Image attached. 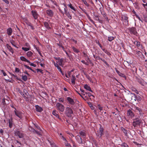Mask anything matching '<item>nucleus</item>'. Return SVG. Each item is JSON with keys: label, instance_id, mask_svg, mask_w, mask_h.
Wrapping results in <instances>:
<instances>
[{"label": "nucleus", "instance_id": "1", "mask_svg": "<svg viewBox=\"0 0 147 147\" xmlns=\"http://www.w3.org/2000/svg\"><path fill=\"white\" fill-rule=\"evenodd\" d=\"M132 125L135 128L138 126H140L142 122V120L136 117L133 119Z\"/></svg>", "mask_w": 147, "mask_h": 147}, {"label": "nucleus", "instance_id": "2", "mask_svg": "<svg viewBox=\"0 0 147 147\" xmlns=\"http://www.w3.org/2000/svg\"><path fill=\"white\" fill-rule=\"evenodd\" d=\"M65 114L68 117L71 118L72 117V114H73V111L70 107H67L65 109Z\"/></svg>", "mask_w": 147, "mask_h": 147}, {"label": "nucleus", "instance_id": "3", "mask_svg": "<svg viewBox=\"0 0 147 147\" xmlns=\"http://www.w3.org/2000/svg\"><path fill=\"white\" fill-rule=\"evenodd\" d=\"M100 127L98 130L97 133H96V136L99 138H101V136L104 135V129L102 125L99 124Z\"/></svg>", "mask_w": 147, "mask_h": 147}, {"label": "nucleus", "instance_id": "4", "mask_svg": "<svg viewBox=\"0 0 147 147\" xmlns=\"http://www.w3.org/2000/svg\"><path fill=\"white\" fill-rule=\"evenodd\" d=\"M15 136H18L19 138H22L24 137V134L22 131L18 130L14 131Z\"/></svg>", "mask_w": 147, "mask_h": 147}, {"label": "nucleus", "instance_id": "5", "mask_svg": "<svg viewBox=\"0 0 147 147\" xmlns=\"http://www.w3.org/2000/svg\"><path fill=\"white\" fill-rule=\"evenodd\" d=\"M129 32L131 34H133L136 36H137L138 33L137 31L136 28L132 27L128 29Z\"/></svg>", "mask_w": 147, "mask_h": 147}, {"label": "nucleus", "instance_id": "6", "mask_svg": "<svg viewBox=\"0 0 147 147\" xmlns=\"http://www.w3.org/2000/svg\"><path fill=\"white\" fill-rule=\"evenodd\" d=\"M56 106L57 108V109L59 110L61 112H63L64 110V106L62 104L58 102L56 105Z\"/></svg>", "mask_w": 147, "mask_h": 147}, {"label": "nucleus", "instance_id": "7", "mask_svg": "<svg viewBox=\"0 0 147 147\" xmlns=\"http://www.w3.org/2000/svg\"><path fill=\"white\" fill-rule=\"evenodd\" d=\"M31 14L35 20H36L38 19V16L36 11L35 10H32L31 11Z\"/></svg>", "mask_w": 147, "mask_h": 147}, {"label": "nucleus", "instance_id": "8", "mask_svg": "<svg viewBox=\"0 0 147 147\" xmlns=\"http://www.w3.org/2000/svg\"><path fill=\"white\" fill-rule=\"evenodd\" d=\"M67 100L69 104L71 105H74L75 104V102L73 99L70 97H67Z\"/></svg>", "mask_w": 147, "mask_h": 147}, {"label": "nucleus", "instance_id": "9", "mask_svg": "<svg viewBox=\"0 0 147 147\" xmlns=\"http://www.w3.org/2000/svg\"><path fill=\"white\" fill-rule=\"evenodd\" d=\"M46 13L48 16L52 17L53 15V12L51 9H48L46 11Z\"/></svg>", "mask_w": 147, "mask_h": 147}, {"label": "nucleus", "instance_id": "10", "mask_svg": "<svg viewBox=\"0 0 147 147\" xmlns=\"http://www.w3.org/2000/svg\"><path fill=\"white\" fill-rule=\"evenodd\" d=\"M137 81L140 84L143 86H144L146 84V82H145L143 79L141 78L138 79Z\"/></svg>", "mask_w": 147, "mask_h": 147}, {"label": "nucleus", "instance_id": "11", "mask_svg": "<svg viewBox=\"0 0 147 147\" xmlns=\"http://www.w3.org/2000/svg\"><path fill=\"white\" fill-rule=\"evenodd\" d=\"M15 114L20 119L22 118V113L19 111H14Z\"/></svg>", "mask_w": 147, "mask_h": 147}, {"label": "nucleus", "instance_id": "12", "mask_svg": "<svg viewBox=\"0 0 147 147\" xmlns=\"http://www.w3.org/2000/svg\"><path fill=\"white\" fill-rule=\"evenodd\" d=\"M44 24L45 27L48 30L51 29L50 23L49 24L47 22L45 21L43 22Z\"/></svg>", "mask_w": 147, "mask_h": 147}, {"label": "nucleus", "instance_id": "13", "mask_svg": "<svg viewBox=\"0 0 147 147\" xmlns=\"http://www.w3.org/2000/svg\"><path fill=\"white\" fill-rule=\"evenodd\" d=\"M29 129L30 131L33 132L34 133H36L39 135H40V133L39 131L35 130L31 127H30Z\"/></svg>", "mask_w": 147, "mask_h": 147}, {"label": "nucleus", "instance_id": "14", "mask_svg": "<svg viewBox=\"0 0 147 147\" xmlns=\"http://www.w3.org/2000/svg\"><path fill=\"white\" fill-rule=\"evenodd\" d=\"M36 111L41 112L43 111L42 108L38 105H36L35 106Z\"/></svg>", "mask_w": 147, "mask_h": 147}, {"label": "nucleus", "instance_id": "15", "mask_svg": "<svg viewBox=\"0 0 147 147\" xmlns=\"http://www.w3.org/2000/svg\"><path fill=\"white\" fill-rule=\"evenodd\" d=\"M123 24L125 25H127L128 24V18L127 17L125 16L124 17L123 20Z\"/></svg>", "mask_w": 147, "mask_h": 147}, {"label": "nucleus", "instance_id": "16", "mask_svg": "<svg viewBox=\"0 0 147 147\" xmlns=\"http://www.w3.org/2000/svg\"><path fill=\"white\" fill-rule=\"evenodd\" d=\"M76 139L78 143L80 144L82 143V139L81 138L79 135H77L76 137Z\"/></svg>", "mask_w": 147, "mask_h": 147}, {"label": "nucleus", "instance_id": "17", "mask_svg": "<svg viewBox=\"0 0 147 147\" xmlns=\"http://www.w3.org/2000/svg\"><path fill=\"white\" fill-rule=\"evenodd\" d=\"M115 69L116 70V72L119 75V76L122 77L123 78H125V79H126V76L125 75L120 72L118 70H117L116 68H115Z\"/></svg>", "mask_w": 147, "mask_h": 147}, {"label": "nucleus", "instance_id": "18", "mask_svg": "<svg viewBox=\"0 0 147 147\" xmlns=\"http://www.w3.org/2000/svg\"><path fill=\"white\" fill-rule=\"evenodd\" d=\"M12 32V30L11 28H9L7 30V33L9 36H11Z\"/></svg>", "mask_w": 147, "mask_h": 147}, {"label": "nucleus", "instance_id": "19", "mask_svg": "<svg viewBox=\"0 0 147 147\" xmlns=\"http://www.w3.org/2000/svg\"><path fill=\"white\" fill-rule=\"evenodd\" d=\"M127 115L128 116H130L132 117L134 116V114L132 111L130 110L129 109L127 111Z\"/></svg>", "mask_w": 147, "mask_h": 147}, {"label": "nucleus", "instance_id": "20", "mask_svg": "<svg viewBox=\"0 0 147 147\" xmlns=\"http://www.w3.org/2000/svg\"><path fill=\"white\" fill-rule=\"evenodd\" d=\"M57 112L55 110L53 111L52 112V114L55 116L56 117L58 118L59 119H61V118L59 117V115L57 113Z\"/></svg>", "mask_w": 147, "mask_h": 147}, {"label": "nucleus", "instance_id": "21", "mask_svg": "<svg viewBox=\"0 0 147 147\" xmlns=\"http://www.w3.org/2000/svg\"><path fill=\"white\" fill-rule=\"evenodd\" d=\"M76 79V78L75 77V75H72L71 78V82L72 84L74 85L75 84V81Z\"/></svg>", "mask_w": 147, "mask_h": 147}, {"label": "nucleus", "instance_id": "22", "mask_svg": "<svg viewBox=\"0 0 147 147\" xmlns=\"http://www.w3.org/2000/svg\"><path fill=\"white\" fill-rule=\"evenodd\" d=\"M84 88L87 90L90 91L91 92H93V91L91 90L90 87L87 84H85L84 85Z\"/></svg>", "mask_w": 147, "mask_h": 147}, {"label": "nucleus", "instance_id": "23", "mask_svg": "<svg viewBox=\"0 0 147 147\" xmlns=\"http://www.w3.org/2000/svg\"><path fill=\"white\" fill-rule=\"evenodd\" d=\"M6 47L7 49L10 52H11L12 54H13V51L12 48L9 45L7 44H6Z\"/></svg>", "mask_w": 147, "mask_h": 147}, {"label": "nucleus", "instance_id": "24", "mask_svg": "<svg viewBox=\"0 0 147 147\" xmlns=\"http://www.w3.org/2000/svg\"><path fill=\"white\" fill-rule=\"evenodd\" d=\"M20 59L22 61L26 62L28 63H30V61L27 59L24 56H21L20 57Z\"/></svg>", "mask_w": 147, "mask_h": 147}, {"label": "nucleus", "instance_id": "25", "mask_svg": "<svg viewBox=\"0 0 147 147\" xmlns=\"http://www.w3.org/2000/svg\"><path fill=\"white\" fill-rule=\"evenodd\" d=\"M71 49H73V51L76 53H78L80 52V50L76 49L74 46L71 47Z\"/></svg>", "mask_w": 147, "mask_h": 147}, {"label": "nucleus", "instance_id": "26", "mask_svg": "<svg viewBox=\"0 0 147 147\" xmlns=\"http://www.w3.org/2000/svg\"><path fill=\"white\" fill-rule=\"evenodd\" d=\"M9 73L12 76H13L14 78H15L16 79H17V80L20 81H21V80L20 78H19L16 75H14V74L10 72H9Z\"/></svg>", "mask_w": 147, "mask_h": 147}, {"label": "nucleus", "instance_id": "27", "mask_svg": "<svg viewBox=\"0 0 147 147\" xmlns=\"http://www.w3.org/2000/svg\"><path fill=\"white\" fill-rule=\"evenodd\" d=\"M26 55L28 57H31L33 55V53L31 51H28L26 53Z\"/></svg>", "mask_w": 147, "mask_h": 147}, {"label": "nucleus", "instance_id": "28", "mask_svg": "<svg viewBox=\"0 0 147 147\" xmlns=\"http://www.w3.org/2000/svg\"><path fill=\"white\" fill-rule=\"evenodd\" d=\"M100 11L101 12V14L103 16L105 17V16H106L107 14L106 13L104 12L103 10V9H102L101 7H100Z\"/></svg>", "mask_w": 147, "mask_h": 147}, {"label": "nucleus", "instance_id": "29", "mask_svg": "<svg viewBox=\"0 0 147 147\" xmlns=\"http://www.w3.org/2000/svg\"><path fill=\"white\" fill-rule=\"evenodd\" d=\"M102 50L104 52H105V53L107 54L108 55L110 56L111 55L110 53L107 50L105 49H102Z\"/></svg>", "mask_w": 147, "mask_h": 147}, {"label": "nucleus", "instance_id": "30", "mask_svg": "<svg viewBox=\"0 0 147 147\" xmlns=\"http://www.w3.org/2000/svg\"><path fill=\"white\" fill-rule=\"evenodd\" d=\"M63 62V60L61 59H59L57 62V63L59 65L62 66V63Z\"/></svg>", "mask_w": 147, "mask_h": 147}, {"label": "nucleus", "instance_id": "31", "mask_svg": "<svg viewBox=\"0 0 147 147\" xmlns=\"http://www.w3.org/2000/svg\"><path fill=\"white\" fill-rule=\"evenodd\" d=\"M136 44L135 45L137 47L138 49H140V46H141V45H140V42H139L137 41V42H136Z\"/></svg>", "mask_w": 147, "mask_h": 147}, {"label": "nucleus", "instance_id": "32", "mask_svg": "<svg viewBox=\"0 0 147 147\" xmlns=\"http://www.w3.org/2000/svg\"><path fill=\"white\" fill-rule=\"evenodd\" d=\"M135 108L136 109L135 111H138L139 112V114H141L142 112V109H141L140 108H139L137 107H135Z\"/></svg>", "mask_w": 147, "mask_h": 147}, {"label": "nucleus", "instance_id": "33", "mask_svg": "<svg viewBox=\"0 0 147 147\" xmlns=\"http://www.w3.org/2000/svg\"><path fill=\"white\" fill-rule=\"evenodd\" d=\"M67 5L72 9L74 11H76V9L72 5L71 3H70L69 4H68Z\"/></svg>", "mask_w": 147, "mask_h": 147}, {"label": "nucleus", "instance_id": "34", "mask_svg": "<svg viewBox=\"0 0 147 147\" xmlns=\"http://www.w3.org/2000/svg\"><path fill=\"white\" fill-rule=\"evenodd\" d=\"M115 39V38L113 36H109L108 37V40L110 41L111 42L113 40Z\"/></svg>", "mask_w": 147, "mask_h": 147}, {"label": "nucleus", "instance_id": "35", "mask_svg": "<svg viewBox=\"0 0 147 147\" xmlns=\"http://www.w3.org/2000/svg\"><path fill=\"white\" fill-rule=\"evenodd\" d=\"M121 129L122 131H123V133L125 134V136H127V130L123 127H122Z\"/></svg>", "mask_w": 147, "mask_h": 147}, {"label": "nucleus", "instance_id": "36", "mask_svg": "<svg viewBox=\"0 0 147 147\" xmlns=\"http://www.w3.org/2000/svg\"><path fill=\"white\" fill-rule=\"evenodd\" d=\"M79 134L81 136H86V134L83 131H80L79 132Z\"/></svg>", "mask_w": 147, "mask_h": 147}, {"label": "nucleus", "instance_id": "37", "mask_svg": "<svg viewBox=\"0 0 147 147\" xmlns=\"http://www.w3.org/2000/svg\"><path fill=\"white\" fill-rule=\"evenodd\" d=\"M24 66L25 67H26V68L28 69H30V70H31L33 72H35V73L36 72L34 70H33V69H32L30 67H29V66H28L26 65H24Z\"/></svg>", "mask_w": 147, "mask_h": 147}, {"label": "nucleus", "instance_id": "38", "mask_svg": "<svg viewBox=\"0 0 147 147\" xmlns=\"http://www.w3.org/2000/svg\"><path fill=\"white\" fill-rule=\"evenodd\" d=\"M131 94L134 95L133 96H132L131 99H134L135 101H136L137 100H136L137 98L136 97H135V96H137V95H136L134 93H132Z\"/></svg>", "mask_w": 147, "mask_h": 147}, {"label": "nucleus", "instance_id": "39", "mask_svg": "<svg viewBox=\"0 0 147 147\" xmlns=\"http://www.w3.org/2000/svg\"><path fill=\"white\" fill-rule=\"evenodd\" d=\"M9 126L10 128H11L12 126V121L11 120H9Z\"/></svg>", "mask_w": 147, "mask_h": 147}, {"label": "nucleus", "instance_id": "40", "mask_svg": "<svg viewBox=\"0 0 147 147\" xmlns=\"http://www.w3.org/2000/svg\"><path fill=\"white\" fill-rule=\"evenodd\" d=\"M27 77L26 76L24 75L22 76V79L24 81H26L27 80Z\"/></svg>", "mask_w": 147, "mask_h": 147}, {"label": "nucleus", "instance_id": "41", "mask_svg": "<svg viewBox=\"0 0 147 147\" xmlns=\"http://www.w3.org/2000/svg\"><path fill=\"white\" fill-rule=\"evenodd\" d=\"M64 144L66 146L71 147L70 144L69 143H68V141L67 140V142L65 141V142H64Z\"/></svg>", "mask_w": 147, "mask_h": 147}, {"label": "nucleus", "instance_id": "42", "mask_svg": "<svg viewBox=\"0 0 147 147\" xmlns=\"http://www.w3.org/2000/svg\"><path fill=\"white\" fill-rule=\"evenodd\" d=\"M65 14L67 16V17L70 19H71L72 17L71 15H70L69 12H67Z\"/></svg>", "mask_w": 147, "mask_h": 147}, {"label": "nucleus", "instance_id": "43", "mask_svg": "<svg viewBox=\"0 0 147 147\" xmlns=\"http://www.w3.org/2000/svg\"><path fill=\"white\" fill-rule=\"evenodd\" d=\"M22 49L24 51H29L30 49V48L29 47H22Z\"/></svg>", "mask_w": 147, "mask_h": 147}, {"label": "nucleus", "instance_id": "44", "mask_svg": "<svg viewBox=\"0 0 147 147\" xmlns=\"http://www.w3.org/2000/svg\"><path fill=\"white\" fill-rule=\"evenodd\" d=\"M93 57L96 59L100 60L101 59L100 56H98L95 55H93Z\"/></svg>", "mask_w": 147, "mask_h": 147}, {"label": "nucleus", "instance_id": "45", "mask_svg": "<svg viewBox=\"0 0 147 147\" xmlns=\"http://www.w3.org/2000/svg\"><path fill=\"white\" fill-rule=\"evenodd\" d=\"M135 97H136L137 99L136 100L138 101H141L142 100V98L141 97H140L138 95H137V96H135Z\"/></svg>", "mask_w": 147, "mask_h": 147}, {"label": "nucleus", "instance_id": "46", "mask_svg": "<svg viewBox=\"0 0 147 147\" xmlns=\"http://www.w3.org/2000/svg\"><path fill=\"white\" fill-rule=\"evenodd\" d=\"M121 146L122 147H129L127 144L125 143H122Z\"/></svg>", "mask_w": 147, "mask_h": 147}, {"label": "nucleus", "instance_id": "47", "mask_svg": "<svg viewBox=\"0 0 147 147\" xmlns=\"http://www.w3.org/2000/svg\"><path fill=\"white\" fill-rule=\"evenodd\" d=\"M23 92L27 96H28L29 95V93L28 92L27 90H23Z\"/></svg>", "mask_w": 147, "mask_h": 147}, {"label": "nucleus", "instance_id": "48", "mask_svg": "<svg viewBox=\"0 0 147 147\" xmlns=\"http://www.w3.org/2000/svg\"><path fill=\"white\" fill-rule=\"evenodd\" d=\"M0 71L3 74L4 76H7L6 73L3 70H1Z\"/></svg>", "mask_w": 147, "mask_h": 147}, {"label": "nucleus", "instance_id": "49", "mask_svg": "<svg viewBox=\"0 0 147 147\" xmlns=\"http://www.w3.org/2000/svg\"><path fill=\"white\" fill-rule=\"evenodd\" d=\"M86 78L90 81H91V79L89 76L88 75L86 74Z\"/></svg>", "mask_w": 147, "mask_h": 147}, {"label": "nucleus", "instance_id": "50", "mask_svg": "<svg viewBox=\"0 0 147 147\" xmlns=\"http://www.w3.org/2000/svg\"><path fill=\"white\" fill-rule=\"evenodd\" d=\"M98 108L100 110V111H101L102 110L103 107L101 106L100 105H98Z\"/></svg>", "mask_w": 147, "mask_h": 147}, {"label": "nucleus", "instance_id": "51", "mask_svg": "<svg viewBox=\"0 0 147 147\" xmlns=\"http://www.w3.org/2000/svg\"><path fill=\"white\" fill-rule=\"evenodd\" d=\"M10 42L11 43V44L14 46V47H16L15 45V42L14 41L12 40Z\"/></svg>", "mask_w": 147, "mask_h": 147}, {"label": "nucleus", "instance_id": "52", "mask_svg": "<svg viewBox=\"0 0 147 147\" xmlns=\"http://www.w3.org/2000/svg\"><path fill=\"white\" fill-rule=\"evenodd\" d=\"M29 63L30 65L34 67H36V64H35L32 63H31L30 61V63Z\"/></svg>", "mask_w": 147, "mask_h": 147}, {"label": "nucleus", "instance_id": "53", "mask_svg": "<svg viewBox=\"0 0 147 147\" xmlns=\"http://www.w3.org/2000/svg\"><path fill=\"white\" fill-rule=\"evenodd\" d=\"M2 103L4 105H5L6 104V103L5 102V99L4 98L3 99H2Z\"/></svg>", "mask_w": 147, "mask_h": 147}, {"label": "nucleus", "instance_id": "54", "mask_svg": "<svg viewBox=\"0 0 147 147\" xmlns=\"http://www.w3.org/2000/svg\"><path fill=\"white\" fill-rule=\"evenodd\" d=\"M81 62L83 63H84V64H85V65H88V64L87 63V62H85V61L84 60H82L81 61Z\"/></svg>", "mask_w": 147, "mask_h": 147}, {"label": "nucleus", "instance_id": "55", "mask_svg": "<svg viewBox=\"0 0 147 147\" xmlns=\"http://www.w3.org/2000/svg\"><path fill=\"white\" fill-rule=\"evenodd\" d=\"M64 101V99L63 98H59V102H63Z\"/></svg>", "mask_w": 147, "mask_h": 147}, {"label": "nucleus", "instance_id": "56", "mask_svg": "<svg viewBox=\"0 0 147 147\" xmlns=\"http://www.w3.org/2000/svg\"><path fill=\"white\" fill-rule=\"evenodd\" d=\"M136 18H137L138 20H139L140 21L142 22H143V20H142L140 19V17H139L137 15H136Z\"/></svg>", "mask_w": 147, "mask_h": 147}, {"label": "nucleus", "instance_id": "57", "mask_svg": "<svg viewBox=\"0 0 147 147\" xmlns=\"http://www.w3.org/2000/svg\"><path fill=\"white\" fill-rule=\"evenodd\" d=\"M36 70L37 71V72H40L41 73H43V70L41 69H36Z\"/></svg>", "mask_w": 147, "mask_h": 147}, {"label": "nucleus", "instance_id": "58", "mask_svg": "<svg viewBox=\"0 0 147 147\" xmlns=\"http://www.w3.org/2000/svg\"><path fill=\"white\" fill-rule=\"evenodd\" d=\"M85 94H87L89 97H90L91 96H93L92 94L90 93L85 92Z\"/></svg>", "mask_w": 147, "mask_h": 147}, {"label": "nucleus", "instance_id": "59", "mask_svg": "<svg viewBox=\"0 0 147 147\" xmlns=\"http://www.w3.org/2000/svg\"><path fill=\"white\" fill-rule=\"evenodd\" d=\"M50 145L52 147H57L56 145L53 143H50Z\"/></svg>", "mask_w": 147, "mask_h": 147}, {"label": "nucleus", "instance_id": "60", "mask_svg": "<svg viewBox=\"0 0 147 147\" xmlns=\"http://www.w3.org/2000/svg\"><path fill=\"white\" fill-rule=\"evenodd\" d=\"M20 69L18 68H17V67L16 68L15 70V71L16 72L19 73V72H20Z\"/></svg>", "mask_w": 147, "mask_h": 147}, {"label": "nucleus", "instance_id": "61", "mask_svg": "<svg viewBox=\"0 0 147 147\" xmlns=\"http://www.w3.org/2000/svg\"><path fill=\"white\" fill-rule=\"evenodd\" d=\"M144 21L145 22L147 23V16H144Z\"/></svg>", "mask_w": 147, "mask_h": 147}, {"label": "nucleus", "instance_id": "62", "mask_svg": "<svg viewBox=\"0 0 147 147\" xmlns=\"http://www.w3.org/2000/svg\"><path fill=\"white\" fill-rule=\"evenodd\" d=\"M24 98L26 101H29V99L28 97H27L26 96H24Z\"/></svg>", "mask_w": 147, "mask_h": 147}, {"label": "nucleus", "instance_id": "63", "mask_svg": "<svg viewBox=\"0 0 147 147\" xmlns=\"http://www.w3.org/2000/svg\"><path fill=\"white\" fill-rule=\"evenodd\" d=\"M55 5H56V3L54 0H50Z\"/></svg>", "mask_w": 147, "mask_h": 147}, {"label": "nucleus", "instance_id": "64", "mask_svg": "<svg viewBox=\"0 0 147 147\" xmlns=\"http://www.w3.org/2000/svg\"><path fill=\"white\" fill-rule=\"evenodd\" d=\"M57 69L59 72H61V71L62 70L61 69V68L59 66H57Z\"/></svg>", "mask_w": 147, "mask_h": 147}]
</instances>
